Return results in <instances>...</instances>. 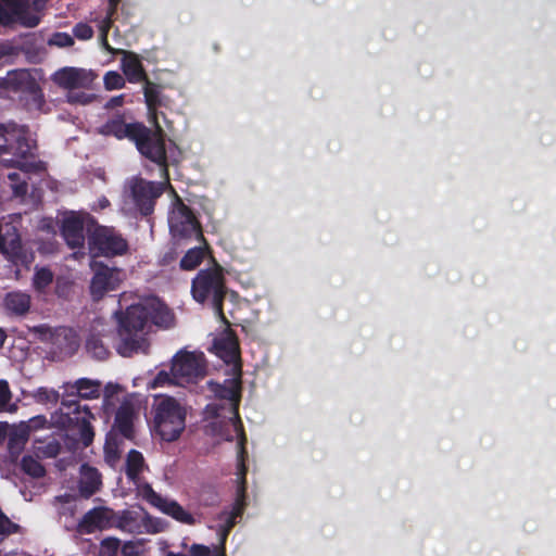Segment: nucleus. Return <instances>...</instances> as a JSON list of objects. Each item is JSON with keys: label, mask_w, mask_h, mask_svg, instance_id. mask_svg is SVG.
<instances>
[{"label": "nucleus", "mask_w": 556, "mask_h": 556, "mask_svg": "<svg viewBox=\"0 0 556 556\" xmlns=\"http://www.w3.org/2000/svg\"><path fill=\"white\" fill-rule=\"evenodd\" d=\"M118 330L114 333L106 325L98 319L93 323L91 333L86 341V349L94 358L104 359L109 355L108 345L112 342L117 353L130 357L138 353H148L150 342L148 333L152 325L169 328L174 325V314L157 298L151 296L127 306L125 315L119 312Z\"/></svg>", "instance_id": "1"}, {"label": "nucleus", "mask_w": 556, "mask_h": 556, "mask_svg": "<svg viewBox=\"0 0 556 556\" xmlns=\"http://www.w3.org/2000/svg\"><path fill=\"white\" fill-rule=\"evenodd\" d=\"M213 349L229 367L231 378L223 384L207 382L216 400L224 403L207 404L204 414L207 419H213L208 427L214 435L220 440L233 441L235 437L244 434L238 414L241 399V361L237 337L230 329H226L214 339Z\"/></svg>", "instance_id": "2"}, {"label": "nucleus", "mask_w": 556, "mask_h": 556, "mask_svg": "<svg viewBox=\"0 0 556 556\" xmlns=\"http://www.w3.org/2000/svg\"><path fill=\"white\" fill-rule=\"evenodd\" d=\"M99 134L114 136L117 139L129 138L143 156L160 166L162 176L167 179L166 151L162 128H159V131H153L142 124H127L123 117L116 116L100 126Z\"/></svg>", "instance_id": "3"}, {"label": "nucleus", "mask_w": 556, "mask_h": 556, "mask_svg": "<svg viewBox=\"0 0 556 556\" xmlns=\"http://www.w3.org/2000/svg\"><path fill=\"white\" fill-rule=\"evenodd\" d=\"M12 137L16 138V146L10 150L0 147V163L16 168L8 174V179L13 193L21 197L27 192V174L39 168L34 153L36 142L26 128L17 129Z\"/></svg>", "instance_id": "4"}, {"label": "nucleus", "mask_w": 556, "mask_h": 556, "mask_svg": "<svg viewBox=\"0 0 556 556\" xmlns=\"http://www.w3.org/2000/svg\"><path fill=\"white\" fill-rule=\"evenodd\" d=\"M147 470L148 466L142 454L131 450L126 458V475L136 485L137 495L174 519L186 525H194L195 518L189 511L176 501L162 497L143 480L142 475Z\"/></svg>", "instance_id": "5"}, {"label": "nucleus", "mask_w": 556, "mask_h": 556, "mask_svg": "<svg viewBox=\"0 0 556 556\" xmlns=\"http://www.w3.org/2000/svg\"><path fill=\"white\" fill-rule=\"evenodd\" d=\"M153 412L154 429L162 440L178 439L186 427V406L172 396L160 395L155 397Z\"/></svg>", "instance_id": "6"}, {"label": "nucleus", "mask_w": 556, "mask_h": 556, "mask_svg": "<svg viewBox=\"0 0 556 556\" xmlns=\"http://www.w3.org/2000/svg\"><path fill=\"white\" fill-rule=\"evenodd\" d=\"M48 0H0V26L36 27Z\"/></svg>", "instance_id": "7"}, {"label": "nucleus", "mask_w": 556, "mask_h": 556, "mask_svg": "<svg viewBox=\"0 0 556 556\" xmlns=\"http://www.w3.org/2000/svg\"><path fill=\"white\" fill-rule=\"evenodd\" d=\"M235 440H237V447H238V480H239V488H238V498L236 503L233 504L231 510H225L222 511L218 515V523L216 525L215 529L217 531V534L219 536L220 546L218 548H222L224 551V544L226 542V539L230 532V530L233 528V526L237 522V519L240 518L243 514L244 509V491H245V466H244V454H245V435L241 434L240 437H235Z\"/></svg>", "instance_id": "8"}, {"label": "nucleus", "mask_w": 556, "mask_h": 556, "mask_svg": "<svg viewBox=\"0 0 556 556\" xmlns=\"http://www.w3.org/2000/svg\"><path fill=\"white\" fill-rule=\"evenodd\" d=\"M191 292L197 302L211 301L217 316L224 323H227L222 307L226 291L224 278L219 269L201 270L192 280Z\"/></svg>", "instance_id": "9"}, {"label": "nucleus", "mask_w": 556, "mask_h": 556, "mask_svg": "<svg viewBox=\"0 0 556 556\" xmlns=\"http://www.w3.org/2000/svg\"><path fill=\"white\" fill-rule=\"evenodd\" d=\"M114 528L129 534H156L165 530L166 523L142 508H130L114 513Z\"/></svg>", "instance_id": "10"}, {"label": "nucleus", "mask_w": 556, "mask_h": 556, "mask_svg": "<svg viewBox=\"0 0 556 556\" xmlns=\"http://www.w3.org/2000/svg\"><path fill=\"white\" fill-rule=\"evenodd\" d=\"M89 250L94 256L113 257L128 250L126 239L113 227L96 226L88 236Z\"/></svg>", "instance_id": "11"}, {"label": "nucleus", "mask_w": 556, "mask_h": 556, "mask_svg": "<svg viewBox=\"0 0 556 556\" xmlns=\"http://www.w3.org/2000/svg\"><path fill=\"white\" fill-rule=\"evenodd\" d=\"M34 333L40 341L49 344L51 353L60 358L73 355L79 348L77 333L67 327L40 325L34 328Z\"/></svg>", "instance_id": "12"}, {"label": "nucleus", "mask_w": 556, "mask_h": 556, "mask_svg": "<svg viewBox=\"0 0 556 556\" xmlns=\"http://www.w3.org/2000/svg\"><path fill=\"white\" fill-rule=\"evenodd\" d=\"M172 375L175 384L197 383L206 375V363L201 352H179L173 358Z\"/></svg>", "instance_id": "13"}, {"label": "nucleus", "mask_w": 556, "mask_h": 556, "mask_svg": "<svg viewBox=\"0 0 556 556\" xmlns=\"http://www.w3.org/2000/svg\"><path fill=\"white\" fill-rule=\"evenodd\" d=\"M168 225L173 237L189 238L195 236L204 241L201 227L192 212L180 199H176L169 213Z\"/></svg>", "instance_id": "14"}, {"label": "nucleus", "mask_w": 556, "mask_h": 556, "mask_svg": "<svg viewBox=\"0 0 556 556\" xmlns=\"http://www.w3.org/2000/svg\"><path fill=\"white\" fill-rule=\"evenodd\" d=\"M93 276L90 281V293L93 300H101L105 293L116 290L126 279V273L102 263H92Z\"/></svg>", "instance_id": "15"}, {"label": "nucleus", "mask_w": 556, "mask_h": 556, "mask_svg": "<svg viewBox=\"0 0 556 556\" xmlns=\"http://www.w3.org/2000/svg\"><path fill=\"white\" fill-rule=\"evenodd\" d=\"M94 220L88 213L71 212L63 217L62 236L67 245L72 249H81L85 242V229L88 233L92 230L89 228Z\"/></svg>", "instance_id": "16"}, {"label": "nucleus", "mask_w": 556, "mask_h": 556, "mask_svg": "<svg viewBox=\"0 0 556 556\" xmlns=\"http://www.w3.org/2000/svg\"><path fill=\"white\" fill-rule=\"evenodd\" d=\"M162 192V182L146 181L143 179H134L130 182V197L134 204L143 215L152 213L154 202Z\"/></svg>", "instance_id": "17"}, {"label": "nucleus", "mask_w": 556, "mask_h": 556, "mask_svg": "<svg viewBox=\"0 0 556 556\" xmlns=\"http://www.w3.org/2000/svg\"><path fill=\"white\" fill-rule=\"evenodd\" d=\"M94 77L92 71L79 67H63L53 74L52 79L61 88L72 91L74 89H88Z\"/></svg>", "instance_id": "18"}, {"label": "nucleus", "mask_w": 556, "mask_h": 556, "mask_svg": "<svg viewBox=\"0 0 556 556\" xmlns=\"http://www.w3.org/2000/svg\"><path fill=\"white\" fill-rule=\"evenodd\" d=\"M114 510L109 507H97L86 513L78 523L80 533H93L114 528Z\"/></svg>", "instance_id": "19"}, {"label": "nucleus", "mask_w": 556, "mask_h": 556, "mask_svg": "<svg viewBox=\"0 0 556 556\" xmlns=\"http://www.w3.org/2000/svg\"><path fill=\"white\" fill-rule=\"evenodd\" d=\"M102 384L99 380L80 378L74 382H66L63 386L66 396H79L85 400L99 397Z\"/></svg>", "instance_id": "20"}, {"label": "nucleus", "mask_w": 556, "mask_h": 556, "mask_svg": "<svg viewBox=\"0 0 556 556\" xmlns=\"http://www.w3.org/2000/svg\"><path fill=\"white\" fill-rule=\"evenodd\" d=\"M136 417L137 410L135 405L129 401L123 402L115 415L114 429L124 438L131 439L134 437V422Z\"/></svg>", "instance_id": "21"}, {"label": "nucleus", "mask_w": 556, "mask_h": 556, "mask_svg": "<svg viewBox=\"0 0 556 556\" xmlns=\"http://www.w3.org/2000/svg\"><path fill=\"white\" fill-rule=\"evenodd\" d=\"M36 81L28 70H13L2 78L1 86L23 94L27 89L34 88Z\"/></svg>", "instance_id": "22"}, {"label": "nucleus", "mask_w": 556, "mask_h": 556, "mask_svg": "<svg viewBox=\"0 0 556 556\" xmlns=\"http://www.w3.org/2000/svg\"><path fill=\"white\" fill-rule=\"evenodd\" d=\"M114 53L123 54L122 70L130 83H139L146 79L142 64L137 54L115 49Z\"/></svg>", "instance_id": "23"}, {"label": "nucleus", "mask_w": 556, "mask_h": 556, "mask_svg": "<svg viewBox=\"0 0 556 556\" xmlns=\"http://www.w3.org/2000/svg\"><path fill=\"white\" fill-rule=\"evenodd\" d=\"M101 485V475L99 471L88 465L80 467L79 493L88 498L93 495Z\"/></svg>", "instance_id": "24"}, {"label": "nucleus", "mask_w": 556, "mask_h": 556, "mask_svg": "<svg viewBox=\"0 0 556 556\" xmlns=\"http://www.w3.org/2000/svg\"><path fill=\"white\" fill-rule=\"evenodd\" d=\"M20 249V237L15 227L8 222H0V251L15 254Z\"/></svg>", "instance_id": "25"}, {"label": "nucleus", "mask_w": 556, "mask_h": 556, "mask_svg": "<svg viewBox=\"0 0 556 556\" xmlns=\"http://www.w3.org/2000/svg\"><path fill=\"white\" fill-rule=\"evenodd\" d=\"M144 100L149 110L150 121L154 125L153 131H159L156 108L161 104V89L157 85L147 81L144 85Z\"/></svg>", "instance_id": "26"}, {"label": "nucleus", "mask_w": 556, "mask_h": 556, "mask_svg": "<svg viewBox=\"0 0 556 556\" xmlns=\"http://www.w3.org/2000/svg\"><path fill=\"white\" fill-rule=\"evenodd\" d=\"M4 306L14 315H24L30 307V296L21 291H13L5 295Z\"/></svg>", "instance_id": "27"}, {"label": "nucleus", "mask_w": 556, "mask_h": 556, "mask_svg": "<svg viewBox=\"0 0 556 556\" xmlns=\"http://www.w3.org/2000/svg\"><path fill=\"white\" fill-rule=\"evenodd\" d=\"M22 100L24 101L25 106L30 112H45V98L42 90L40 89L38 83H34V88L27 89L22 94Z\"/></svg>", "instance_id": "28"}, {"label": "nucleus", "mask_w": 556, "mask_h": 556, "mask_svg": "<svg viewBox=\"0 0 556 556\" xmlns=\"http://www.w3.org/2000/svg\"><path fill=\"white\" fill-rule=\"evenodd\" d=\"M205 256V248L195 247L189 249L180 261V268L184 270L195 269Z\"/></svg>", "instance_id": "29"}, {"label": "nucleus", "mask_w": 556, "mask_h": 556, "mask_svg": "<svg viewBox=\"0 0 556 556\" xmlns=\"http://www.w3.org/2000/svg\"><path fill=\"white\" fill-rule=\"evenodd\" d=\"M93 418L91 413L85 407V410L81 417H77V421H79V433L80 439L85 446H88L93 440V430L90 425V419Z\"/></svg>", "instance_id": "30"}, {"label": "nucleus", "mask_w": 556, "mask_h": 556, "mask_svg": "<svg viewBox=\"0 0 556 556\" xmlns=\"http://www.w3.org/2000/svg\"><path fill=\"white\" fill-rule=\"evenodd\" d=\"M30 396L39 404H56L60 394L56 390L40 387L30 392Z\"/></svg>", "instance_id": "31"}, {"label": "nucleus", "mask_w": 556, "mask_h": 556, "mask_svg": "<svg viewBox=\"0 0 556 556\" xmlns=\"http://www.w3.org/2000/svg\"><path fill=\"white\" fill-rule=\"evenodd\" d=\"M122 388L118 384L108 383L103 391V408L106 414H111L115 407V401H118V395Z\"/></svg>", "instance_id": "32"}, {"label": "nucleus", "mask_w": 556, "mask_h": 556, "mask_svg": "<svg viewBox=\"0 0 556 556\" xmlns=\"http://www.w3.org/2000/svg\"><path fill=\"white\" fill-rule=\"evenodd\" d=\"M146 552L143 540L126 541L121 547L122 556H144Z\"/></svg>", "instance_id": "33"}, {"label": "nucleus", "mask_w": 556, "mask_h": 556, "mask_svg": "<svg viewBox=\"0 0 556 556\" xmlns=\"http://www.w3.org/2000/svg\"><path fill=\"white\" fill-rule=\"evenodd\" d=\"M22 468L27 475L34 478H40L45 475L43 466L39 463L38 459L34 458L33 456L23 457Z\"/></svg>", "instance_id": "34"}, {"label": "nucleus", "mask_w": 556, "mask_h": 556, "mask_svg": "<svg viewBox=\"0 0 556 556\" xmlns=\"http://www.w3.org/2000/svg\"><path fill=\"white\" fill-rule=\"evenodd\" d=\"M12 394L8 382L0 380V412H15L16 406L11 404Z\"/></svg>", "instance_id": "35"}, {"label": "nucleus", "mask_w": 556, "mask_h": 556, "mask_svg": "<svg viewBox=\"0 0 556 556\" xmlns=\"http://www.w3.org/2000/svg\"><path fill=\"white\" fill-rule=\"evenodd\" d=\"M112 15L110 12H108V15L100 22L99 24V30H100V42L102 48H104L106 51L114 53L115 49L112 48L108 42V33L112 26Z\"/></svg>", "instance_id": "36"}, {"label": "nucleus", "mask_w": 556, "mask_h": 556, "mask_svg": "<svg viewBox=\"0 0 556 556\" xmlns=\"http://www.w3.org/2000/svg\"><path fill=\"white\" fill-rule=\"evenodd\" d=\"M121 541L116 538H106L100 544V556H118Z\"/></svg>", "instance_id": "37"}, {"label": "nucleus", "mask_w": 556, "mask_h": 556, "mask_svg": "<svg viewBox=\"0 0 556 556\" xmlns=\"http://www.w3.org/2000/svg\"><path fill=\"white\" fill-rule=\"evenodd\" d=\"M66 99L70 103L85 105L91 103L96 97L94 94L86 92L81 89H74L67 92Z\"/></svg>", "instance_id": "38"}, {"label": "nucleus", "mask_w": 556, "mask_h": 556, "mask_svg": "<svg viewBox=\"0 0 556 556\" xmlns=\"http://www.w3.org/2000/svg\"><path fill=\"white\" fill-rule=\"evenodd\" d=\"M53 280V274L48 268H39L34 276V287L38 291L45 290Z\"/></svg>", "instance_id": "39"}, {"label": "nucleus", "mask_w": 556, "mask_h": 556, "mask_svg": "<svg viewBox=\"0 0 556 556\" xmlns=\"http://www.w3.org/2000/svg\"><path fill=\"white\" fill-rule=\"evenodd\" d=\"M125 85L124 77L117 72H109L104 76V86L108 90L123 88Z\"/></svg>", "instance_id": "40"}, {"label": "nucleus", "mask_w": 556, "mask_h": 556, "mask_svg": "<svg viewBox=\"0 0 556 556\" xmlns=\"http://www.w3.org/2000/svg\"><path fill=\"white\" fill-rule=\"evenodd\" d=\"M48 43L50 46L65 48L72 46L74 43V39L67 33H55L49 38Z\"/></svg>", "instance_id": "41"}, {"label": "nucleus", "mask_w": 556, "mask_h": 556, "mask_svg": "<svg viewBox=\"0 0 556 556\" xmlns=\"http://www.w3.org/2000/svg\"><path fill=\"white\" fill-rule=\"evenodd\" d=\"M24 128L21 127H14L11 130H8L3 125L0 124V137H3L5 140V144L3 147H7L8 150L13 149L14 146H16V138L12 137L13 134L17 130Z\"/></svg>", "instance_id": "42"}, {"label": "nucleus", "mask_w": 556, "mask_h": 556, "mask_svg": "<svg viewBox=\"0 0 556 556\" xmlns=\"http://www.w3.org/2000/svg\"><path fill=\"white\" fill-rule=\"evenodd\" d=\"M74 36L80 40H88L92 38L93 30L92 28L84 23L77 24L73 29Z\"/></svg>", "instance_id": "43"}, {"label": "nucleus", "mask_w": 556, "mask_h": 556, "mask_svg": "<svg viewBox=\"0 0 556 556\" xmlns=\"http://www.w3.org/2000/svg\"><path fill=\"white\" fill-rule=\"evenodd\" d=\"M169 384V383H174L175 384V380L173 378V375H172V371L170 372H167V371H160L155 378L153 379L151 386L152 388H157V387H162V386H165V384Z\"/></svg>", "instance_id": "44"}, {"label": "nucleus", "mask_w": 556, "mask_h": 556, "mask_svg": "<svg viewBox=\"0 0 556 556\" xmlns=\"http://www.w3.org/2000/svg\"><path fill=\"white\" fill-rule=\"evenodd\" d=\"M104 451H105V458H106L108 463L113 465L118 459V453H117L116 446H114L111 442L108 441L105 443Z\"/></svg>", "instance_id": "45"}, {"label": "nucleus", "mask_w": 556, "mask_h": 556, "mask_svg": "<svg viewBox=\"0 0 556 556\" xmlns=\"http://www.w3.org/2000/svg\"><path fill=\"white\" fill-rule=\"evenodd\" d=\"M47 424V419L43 416H36L28 420V428L29 429H39L43 428Z\"/></svg>", "instance_id": "46"}, {"label": "nucleus", "mask_w": 556, "mask_h": 556, "mask_svg": "<svg viewBox=\"0 0 556 556\" xmlns=\"http://www.w3.org/2000/svg\"><path fill=\"white\" fill-rule=\"evenodd\" d=\"M124 103V96L121 94V96H117V97H114L112 98L108 103H106V108H115V106H119Z\"/></svg>", "instance_id": "47"}, {"label": "nucleus", "mask_w": 556, "mask_h": 556, "mask_svg": "<svg viewBox=\"0 0 556 556\" xmlns=\"http://www.w3.org/2000/svg\"><path fill=\"white\" fill-rule=\"evenodd\" d=\"M110 205V202L106 198L102 197L98 200L97 204L92 206L93 210H104Z\"/></svg>", "instance_id": "48"}, {"label": "nucleus", "mask_w": 556, "mask_h": 556, "mask_svg": "<svg viewBox=\"0 0 556 556\" xmlns=\"http://www.w3.org/2000/svg\"><path fill=\"white\" fill-rule=\"evenodd\" d=\"M121 0H109V12L114 14Z\"/></svg>", "instance_id": "49"}, {"label": "nucleus", "mask_w": 556, "mask_h": 556, "mask_svg": "<svg viewBox=\"0 0 556 556\" xmlns=\"http://www.w3.org/2000/svg\"><path fill=\"white\" fill-rule=\"evenodd\" d=\"M127 298H128V295L126 293L121 294L119 300H118L121 308L123 307V302H125L127 300Z\"/></svg>", "instance_id": "50"}, {"label": "nucleus", "mask_w": 556, "mask_h": 556, "mask_svg": "<svg viewBox=\"0 0 556 556\" xmlns=\"http://www.w3.org/2000/svg\"><path fill=\"white\" fill-rule=\"evenodd\" d=\"M4 339H5V334L4 332L0 329V348L2 346L3 342H4Z\"/></svg>", "instance_id": "51"}, {"label": "nucleus", "mask_w": 556, "mask_h": 556, "mask_svg": "<svg viewBox=\"0 0 556 556\" xmlns=\"http://www.w3.org/2000/svg\"><path fill=\"white\" fill-rule=\"evenodd\" d=\"M62 405H66V406H68V407L71 406V405H70V403H67L66 401H63V402H62Z\"/></svg>", "instance_id": "52"}, {"label": "nucleus", "mask_w": 556, "mask_h": 556, "mask_svg": "<svg viewBox=\"0 0 556 556\" xmlns=\"http://www.w3.org/2000/svg\"><path fill=\"white\" fill-rule=\"evenodd\" d=\"M77 414L80 415L79 407H76Z\"/></svg>", "instance_id": "53"}, {"label": "nucleus", "mask_w": 556, "mask_h": 556, "mask_svg": "<svg viewBox=\"0 0 556 556\" xmlns=\"http://www.w3.org/2000/svg\"><path fill=\"white\" fill-rule=\"evenodd\" d=\"M77 414L80 415L79 407H76Z\"/></svg>", "instance_id": "54"}, {"label": "nucleus", "mask_w": 556, "mask_h": 556, "mask_svg": "<svg viewBox=\"0 0 556 556\" xmlns=\"http://www.w3.org/2000/svg\"><path fill=\"white\" fill-rule=\"evenodd\" d=\"M2 439V433L0 432V440Z\"/></svg>", "instance_id": "55"}]
</instances>
